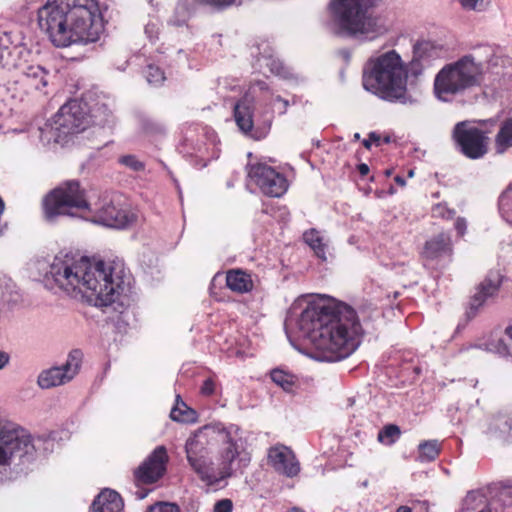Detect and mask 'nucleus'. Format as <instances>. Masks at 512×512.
<instances>
[{"label": "nucleus", "instance_id": "1a4fd4ad", "mask_svg": "<svg viewBox=\"0 0 512 512\" xmlns=\"http://www.w3.org/2000/svg\"><path fill=\"white\" fill-rule=\"evenodd\" d=\"M86 105L76 99L63 104L54 117L37 129L43 144L59 143L69 134L79 133L88 125Z\"/></svg>", "mask_w": 512, "mask_h": 512}, {"label": "nucleus", "instance_id": "603ef678", "mask_svg": "<svg viewBox=\"0 0 512 512\" xmlns=\"http://www.w3.org/2000/svg\"><path fill=\"white\" fill-rule=\"evenodd\" d=\"M358 171L359 173L362 175V176H365L369 173V167L367 164L365 163H361L359 166H358Z\"/></svg>", "mask_w": 512, "mask_h": 512}, {"label": "nucleus", "instance_id": "412c9836", "mask_svg": "<svg viewBox=\"0 0 512 512\" xmlns=\"http://www.w3.org/2000/svg\"><path fill=\"white\" fill-rule=\"evenodd\" d=\"M502 282V276L498 271H490L485 279L479 284L473 295L470 308L471 310H477L481 307L489 298L496 295Z\"/></svg>", "mask_w": 512, "mask_h": 512}, {"label": "nucleus", "instance_id": "2eb2a0df", "mask_svg": "<svg viewBox=\"0 0 512 512\" xmlns=\"http://www.w3.org/2000/svg\"><path fill=\"white\" fill-rule=\"evenodd\" d=\"M90 221L106 227L123 229L135 221V214L120 195L104 202L90 217Z\"/></svg>", "mask_w": 512, "mask_h": 512}, {"label": "nucleus", "instance_id": "0eeeda50", "mask_svg": "<svg viewBox=\"0 0 512 512\" xmlns=\"http://www.w3.org/2000/svg\"><path fill=\"white\" fill-rule=\"evenodd\" d=\"M226 437L224 424L211 423L199 428L187 439L185 444L187 460L202 481L215 479L209 468L212 461L209 458V451L211 447L219 445V442L225 440Z\"/></svg>", "mask_w": 512, "mask_h": 512}, {"label": "nucleus", "instance_id": "20e7f679", "mask_svg": "<svg viewBox=\"0 0 512 512\" xmlns=\"http://www.w3.org/2000/svg\"><path fill=\"white\" fill-rule=\"evenodd\" d=\"M381 4L383 0H331L329 7L334 21L344 33L372 41L390 29L387 18L373 12Z\"/></svg>", "mask_w": 512, "mask_h": 512}, {"label": "nucleus", "instance_id": "c756f323", "mask_svg": "<svg viewBox=\"0 0 512 512\" xmlns=\"http://www.w3.org/2000/svg\"><path fill=\"white\" fill-rule=\"evenodd\" d=\"M441 444L437 440H428L419 444L418 460L421 462H431L439 455Z\"/></svg>", "mask_w": 512, "mask_h": 512}, {"label": "nucleus", "instance_id": "09e8293b", "mask_svg": "<svg viewBox=\"0 0 512 512\" xmlns=\"http://www.w3.org/2000/svg\"><path fill=\"white\" fill-rule=\"evenodd\" d=\"M155 30H156L155 25L151 24V23L147 24L145 27V33L148 34V36L151 40H154L155 38H157L156 35H153Z\"/></svg>", "mask_w": 512, "mask_h": 512}, {"label": "nucleus", "instance_id": "6e6552de", "mask_svg": "<svg viewBox=\"0 0 512 512\" xmlns=\"http://www.w3.org/2000/svg\"><path fill=\"white\" fill-rule=\"evenodd\" d=\"M226 433V439L219 442L222 447L218 452V467L215 468L212 461L209 465L215 479L203 481L208 486L216 485L237 472L243 473L250 464L251 456L243 447L238 427L230 425L226 427Z\"/></svg>", "mask_w": 512, "mask_h": 512}, {"label": "nucleus", "instance_id": "79ce46f5", "mask_svg": "<svg viewBox=\"0 0 512 512\" xmlns=\"http://www.w3.org/2000/svg\"><path fill=\"white\" fill-rule=\"evenodd\" d=\"M433 215L449 219L453 217L454 211L448 209L445 205L438 204L433 208Z\"/></svg>", "mask_w": 512, "mask_h": 512}, {"label": "nucleus", "instance_id": "aec40b11", "mask_svg": "<svg viewBox=\"0 0 512 512\" xmlns=\"http://www.w3.org/2000/svg\"><path fill=\"white\" fill-rule=\"evenodd\" d=\"M268 464L279 474L288 478L297 476L300 472V463L294 452L285 445L277 444L268 450Z\"/></svg>", "mask_w": 512, "mask_h": 512}, {"label": "nucleus", "instance_id": "b1692460", "mask_svg": "<svg viewBox=\"0 0 512 512\" xmlns=\"http://www.w3.org/2000/svg\"><path fill=\"white\" fill-rule=\"evenodd\" d=\"M450 238L446 234H439L428 240L424 246L422 255L426 259H436L449 250Z\"/></svg>", "mask_w": 512, "mask_h": 512}, {"label": "nucleus", "instance_id": "a19ab883", "mask_svg": "<svg viewBox=\"0 0 512 512\" xmlns=\"http://www.w3.org/2000/svg\"><path fill=\"white\" fill-rule=\"evenodd\" d=\"M233 504L230 499H222L215 503L213 512H232Z\"/></svg>", "mask_w": 512, "mask_h": 512}, {"label": "nucleus", "instance_id": "4c0bfd02", "mask_svg": "<svg viewBox=\"0 0 512 512\" xmlns=\"http://www.w3.org/2000/svg\"><path fill=\"white\" fill-rule=\"evenodd\" d=\"M188 412V408L183 401H179V396H177L176 406L172 408L170 412V417L174 421L178 422H186L189 419L185 417V414Z\"/></svg>", "mask_w": 512, "mask_h": 512}, {"label": "nucleus", "instance_id": "e433bc0d", "mask_svg": "<svg viewBox=\"0 0 512 512\" xmlns=\"http://www.w3.org/2000/svg\"><path fill=\"white\" fill-rule=\"evenodd\" d=\"M95 121H97L100 125H106L110 123V118L112 117V111L107 107V105L102 104L96 109L92 110L91 115Z\"/></svg>", "mask_w": 512, "mask_h": 512}, {"label": "nucleus", "instance_id": "5701e85b", "mask_svg": "<svg viewBox=\"0 0 512 512\" xmlns=\"http://www.w3.org/2000/svg\"><path fill=\"white\" fill-rule=\"evenodd\" d=\"M234 118L237 126L244 134L251 133L253 129V111L248 95L236 103Z\"/></svg>", "mask_w": 512, "mask_h": 512}, {"label": "nucleus", "instance_id": "bf43d9fd", "mask_svg": "<svg viewBox=\"0 0 512 512\" xmlns=\"http://www.w3.org/2000/svg\"><path fill=\"white\" fill-rule=\"evenodd\" d=\"M288 512H305L304 510L298 508V507H293L292 509H290Z\"/></svg>", "mask_w": 512, "mask_h": 512}, {"label": "nucleus", "instance_id": "f8f14e48", "mask_svg": "<svg viewBox=\"0 0 512 512\" xmlns=\"http://www.w3.org/2000/svg\"><path fill=\"white\" fill-rule=\"evenodd\" d=\"M70 10L71 4L67 0H48L38 10L39 27L56 47L64 48L68 43L66 29Z\"/></svg>", "mask_w": 512, "mask_h": 512}, {"label": "nucleus", "instance_id": "0e129e2a", "mask_svg": "<svg viewBox=\"0 0 512 512\" xmlns=\"http://www.w3.org/2000/svg\"><path fill=\"white\" fill-rule=\"evenodd\" d=\"M413 175H414L413 170H410V171H409V173H408V176H409V177H412Z\"/></svg>", "mask_w": 512, "mask_h": 512}, {"label": "nucleus", "instance_id": "473e14b6", "mask_svg": "<svg viewBox=\"0 0 512 512\" xmlns=\"http://www.w3.org/2000/svg\"><path fill=\"white\" fill-rule=\"evenodd\" d=\"M272 381L285 391H290L295 384V377L282 370L275 369L271 372Z\"/></svg>", "mask_w": 512, "mask_h": 512}, {"label": "nucleus", "instance_id": "cd10ccee", "mask_svg": "<svg viewBox=\"0 0 512 512\" xmlns=\"http://www.w3.org/2000/svg\"><path fill=\"white\" fill-rule=\"evenodd\" d=\"M488 433L512 438V416L503 413L495 415L489 423Z\"/></svg>", "mask_w": 512, "mask_h": 512}, {"label": "nucleus", "instance_id": "9d476101", "mask_svg": "<svg viewBox=\"0 0 512 512\" xmlns=\"http://www.w3.org/2000/svg\"><path fill=\"white\" fill-rule=\"evenodd\" d=\"M34 452L35 445L25 429L0 419V466L23 465L33 459Z\"/></svg>", "mask_w": 512, "mask_h": 512}, {"label": "nucleus", "instance_id": "9b49d317", "mask_svg": "<svg viewBox=\"0 0 512 512\" xmlns=\"http://www.w3.org/2000/svg\"><path fill=\"white\" fill-rule=\"evenodd\" d=\"M72 209L91 211L78 181L66 182L44 200V214L49 221L61 215L75 216Z\"/></svg>", "mask_w": 512, "mask_h": 512}, {"label": "nucleus", "instance_id": "dca6fc26", "mask_svg": "<svg viewBox=\"0 0 512 512\" xmlns=\"http://www.w3.org/2000/svg\"><path fill=\"white\" fill-rule=\"evenodd\" d=\"M247 174L250 181L254 182L261 192L269 197H281L288 189V181L285 176L264 163L248 165Z\"/></svg>", "mask_w": 512, "mask_h": 512}, {"label": "nucleus", "instance_id": "7c9ffc66", "mask_svg": "<svg viewBox=\"0 0 512 512\" xmlns=\"http://www.w3.org/2000/svg\"><path fill=\"white\" fill-rule=\"evenodd\" d=\"M305 242L314 250L315 254L322 260H326L325 244L319 232L311 229L303 235Z\"/></svg>", "mask_w": 512, "mask_h": 512}, {"label": "nucleus", "instance_id": "39448f33", "mask_svg": "<svg viewBox=\"0 0 512 512\" xmlns=\"http://www.w3.org/2000/svg\"><path fill=\"white\" fill-rule=\"evenodd\" d=\"M71 4L68 14L66 47L74 44L86 45L99 40L104 23L96 0H67Z\"/></svg>", "mask_w": 512, "mask_h": 512}, {"label": "nucleus", "instance_id": "58836bf2", "mask_svg": "<svg viewBox=\"0 0 512 512\" xmlns=\"http://www.w3.org/2000/svg\"><path fill=\"white\" fill-rule=\"evenodd\" d=\"M146 512H180V509L174 503L159 502L150 506Z\"/></svg>", "mask_w": 512, "mask_h": 512}, {"label": "nucleus", "instance_id": "de8ad7c7", "mask_svg": "<svg viewBox=\"0 0 512 512\" xmlns=\"http://www.w3.org/2000/svg\"><path fill=\"white\" fill-rule=\"evenodd\" d=\"M10 361V356L7 352L0 350V371L4 369Z\"/></svg>", "mask_w": 512, "mask_h": 512}, {"label": "nucleus", "instance_id": "a18cd8bd", "mask_svg": "<svg viewBox=\"0 0 512 512\" xmlns=\"http://www.w3.org/2000/svg\"><path fill=\"white\" fill-rule=\"evenodd\" d=\"M379 142H380V136L377 135L376 133L372 132L369 134L368 139H365L363 141V145L365 148L369 149L371 147L372 143H376L377 145H379Z\"/></svg>", "mask_w": 512, "mask_h": 512}, {"label": "nucleus", "instance_id": "13d9d810", "mask_svg": "<svg viewBox=\"0 0 512 512\" xmlns=\"http://www.w3.org/2000/svg\"><path fill=\"white\" fill-rule=\"evenodd\" d=\"M397 512H412L411 509L407 506H401L397 509Z\"/></svg>", "mask_w": 512, "mask_h": 512}, {"label": "nucleus", "instance_id": "052dcab7", "mask_svg": "<svg viewBox=\"0 0 512 512\" xmlns=\"http://www.w3.org/2000/svg\"><path fill=\"white\" fill-rule=\"evenodd\" d=\"M483 123H489L491 126H494L496 124V120L490 119V120L483 121Z\"/></svg>", "mask_w": 512, "mask_h": 512}, {"label": "nucleus", "instance_id": "f03ea898", "mask_svg": "<svg viewBox=\"0 0 512 512\" xmlns=\"http://www.w3.org/2000/svg\"><path fill=\"white\" fill-rule=\"evenodd\" d=\"M297 327L316 351V359L337 362L350 356L360 344L362 328L355 310L344 303H310L301 312Z\"/></svg>", "mask_w": 512, "mask_h": 512}, {"label": "nucleus", "instance_id": "ea45409f", "mask_svg": "<svg viewBox=\"0 0 512 512\" xmlns=\"http://www.w3.org/2000/svg\"><path fill=\"white\" fill-rule=\"evenodd\" d=\"M119 161L133 171H141L144 169V164L133 155L122 156Z\"/></svg>", "mask_w": 512, "mask_h": 512}, {"label": "nucleus", "instance_id": "f3484780", "mask_svg": "<svg viewBox=\"0 0 512 512\" xmlns=\"http://www.w3.org/2000/svg\"><path fill=\"white\" fill-rule=\"evenodd\" d=\"M82 358L80 350H72L63 365L51 367L39 374L38 385L42 389H50L70 382L78 374Z\"/></svg>", "mask_w": 512, "mask_h": 512}, {"label": "nucleus", "instance_id": "ddd939ff", "mask_svg": "<svg viewBox=\"0 0 512 512\" xmlns=\"http://www.w3.org/2000/svg\"><path fill=\"white\" fill-rule=\"evenodd\" d=\"M462 58L474 66V70L484 78L487 70L492 69V74L498 77V81L506 82L512 73V62L509 58L496 55V48L490 44L473 46L470 52Z\"/></svg>", "mask_w": 512, "mask_h": 512}, {"label": "nucleus", "instance_id": "a211bd4d", "mask_svg": "<svg viewBox=\"0 0 512 512\" xmlns=\"http://www.w3.org/2000/svg\"><path fill=\"white\" fill-rule=\"evenodd\" d=\"M23 51H9L7 52V60L5 65L8 68H15L21 72V83L29 90L39 91L45 94L44 88L47 86L48 72L40 65H28L20 61H10L9 58L20 56Z\"/></svg>", "mask_w": 512, "mask_h": 512}, {"label": "nucleus", "instance_id": "2f4dec72", "mask_svg": "<svg viewBox=\"0 0 512 512\" xmlns=\"http://www.w3.org/2000/svg\"><path fill=\"white\" fill-rule=\"evenodd\" d=\"M401 435V430L397 425L389 424L384 426L378 433L377 439L385 445L394 444Z\"/></svg>", "mask_w": 512, "mask_h": 512}, {"label": "nucleus", "instance_id": "49530a36", "mask_svg": "<svg viewBox=\"0 0 512 512\" xmlns=\"http://www.w3.org/2000/svg\"><path fill=\"white\" fill-rule=\"evenodd\" d=\"M466 228V220L464 218H458L455 222V229L457 230L458 234L463 236L466 232Z\"/></svg>", "mask_w": 512, "mask_h": 512}, {"label": "nucleus", "instance_id": "3c124183", "mask_svg": "<svg viewBox=\"0 0 512 512\" xmlns=\"http://www.w3.org/2000/svg\"><path fill=\"white\" fill-rule=\"evenodd\" d=\"M512 190L511 187H508L500 196V205L501 206H504L505 205V201L506 199L508 198V195L510 193V191Z\"/></svg>", "mask_w": 512, "mask_h": 512}, {"label": "nucleus", "instance_id": "4be33fe9", "mask_svg": "<svg viewBox=\"0 0 512 512\" xmlns=\"http://www.w3.org/2000/svg\"><path fill=\"white\" fill-rule=\"evenodd\" d=\"M123 502L120 495L110 489H104L93 501L91 512H120Z\"/></svg>", "mask_w": 512, "mask_h": 512}, {"label": "nucleus", "instance_id": "6ab92c4d", "mask_svg": "<svg viewBox=\"0 0 512 512\" xmlns=\"http://www.w3.org/2000/svg\"><path fill=\"white\" fill-rule=\"evenodd\" d=\"M168 455L164 446H158L135 471V478L144 484H152L160 479L165 471Z\"/></svg>", "mask_w": 512, "mask_h": 512}, {"label": "nucleus", "instance_id": "c9c22d12", "mask_svg": "<svg viewBox=\"0 0 512 512\" xmlns=\"http://www.w3.org/2000/svg\"><path fill=\"white\" fill-rule=\"evenodd\" d=\"M512 496V490H502L496 499H493L485 508L478 512H500L502 503L506 504Z\"/></svg>", "mask_w": 512, "mask_h": 512}, {"label": "nucleus", "instance_id": "c03bdc74", "mask_svg": "<svg viewBox=\"0 0 512 512\" xmlns=\"http://www.w3.org/2000/svg\"><path fill=\"white\" fill-rule=\"evenodd\" d=\"M215 384L211 379H206L201 387V393L204 395H211L214 393Z\"/></svg>", "mask_w": 512, "mask_h": 512}, {"label": "nucleus", "instance_id": "f257e3e1", "mask_svg": "<svg viewBox=\"0 0 512 512\" xmlns=\"http://www.w3.org/2000/svg\"><path fill=\"white\" fill-rule=\"evenodd\" d=\"M46 281L52 280L64 292L95 307H107L120 301L129 291V279L121 265L92 262L73 253L60 252L49 266Z\"/></svg>", "mask_w": 512, "mask_h": 512}, {"label": "nucleus", "instance_id": "bb28decb", "mask_svg": "<svg viewBox=\"0 0 512 512\" xmlns=\"http://www.w3.org/2000/svg\"><path fill=\"white\" fill-rule=\"evenodd\" d=\"M512 147V117L505 119L495 136L494 148L497 154L505 153Z\"/></svg>", "mask_w": 512, "mask_h": 512}, {"label": "nucleus", "instance_id": "864d4df0", "mask_svg": "<svg viewBox=\"0 0 512 512\" xmlns=\"http://www.w3.org/2000/svg\"><path fill=\"white\" fill-rule=\"evenodd\" d=\"M282 104V108L280 109L279 113L280 114H284L289 106V102L288 100H283V103Z\"/></svg>", "mask_w": 512, "mask_h": 512}, {"label": "nucleus", "instance_id": "423d86ee", "mask_svg": "<svg viewBox=\"0 0 512 512\" xmlns=\"http://www.w3.org/2000/svg\"><path fill=\"white\" fill-rule=\"evenodd\" d=\"M484 78L462 57L444 65L434 79V93L443 102H452L482 84Z\"/></svg>", "mask_w": 512, "mask_h": 512}, {"label": "nucleus", "instance_id": "72a5a7b5", "mask_svg": "<svg viewBox=\"0 0 512 512\" xmlns=\"http://www.w3.org/2000/svg\"><path fill=\"white\" fill-rule=\"evenodd\" d=\"M144 76H145L147 82L153 86L161 85L164 82V80L166 79L165 74L162 71V69L153 64H149L146 66V68L144 70Z\"/></svg>", "mask_w": 512, "mask_h": 512}, {"label": "nucleus", "instance_id": "e2e57ef3", "mask_svg": "<svg viewBox=\"0 0 512 512\" xmlns=\"http://www.w3.org/2000/svg\"><path fill=\"white\" fill-rule=\"evenodd\" d=\"M283 98L281 96H276L275 101L283 103Z\"/></svg>", "mask_w": 512, "mask_h": 512}, {"label": "nucleus", "instance_id": "a878e982", "mask_svg": "<svg viewBox=\"0 0 512 512\" xmlns=\"http://www.w3.org/2000/svg\"><path fill=\"white\" fill-rule=\"evenodd\" d=\"M507 339L501 337H492L484 345L485 349L489 352L498 354L500 356L512 357V325L506 328Z\"/></svg>", "mask_w": 512, "mask_h": 512}, {"label": "nucleus", "instance_id": "8fccbe9b", "mask_svg": "<svg viewBox=\"0 0 512 512\" xmlns=\"http://www.w3.org/2000/svg\"><path fill=\"white\" fill-rule=\"evenodd\" d=\"M254 87H258L260 90H267L268 89L267 83L265 81H262V80L255 81L251 85L250 90L253 89Z\"/></svg>", "mask_w": 512, "mask_h": 512}, {"label": "nucleus", "instance_id": "37998d69", "mask_svg": "<svg viewBox=\"0 0 512 512\" xmlns=\"http://www.w3.org/2000/svg\"><path fill=\"white\" fill-rule=\"evenodd\" d=\"M144 128L147 132H150V133L164 132V126L160 123L153 121V120H146L144 123Z\"/></svg>", "mask_w": 512, "mask_h": 512}, {"label": "nucleus", "instance_id": "6e6d98bb", "mask_svg": "<svg viewBox=\"0 0 512 512\" xmlns=\"http://www.w3.org/2000/svg\"><path fill=\"white\" fill-rule=\"evenodd\" d=\"M425 51H414V60L422 58L424 56Z\"/></svg>", "mask_w": 512, "mask_h": 512}, {"label": "nucleus", "instance_id": "393cba45", "mask_svg": "<svg viewBox=\"0 0 512 512\" xmlns=\"http://www.w3.org/2000/svg\"><path fill=\"white\" fill-rule=\"evenodd\" d=\"M227 287L238 293H245L252 289L253 282L250 275L241 270H232L226 276Z\"/></svg>", "mask_w": 512, "mask_h": 512}, {"label": "nucleus", "instance_id": "5fc2aeb1", "mask_svg": "<svg viewBox=\"0 0 512 512\" xmlns=\"http://www.w3.org/2000/svg\"><path fill=\"white\" fill-rule=\"evenodd\" d=\"M169 23H171L174 26H183L185 24V20H174V19H171L169 21Z\"/></svg>", "mask_w": 512, "mask_h": 512}, {"label": "nucleus", "instance_id": "4468645a", "mask_svg": "<svg viewBox=\"0 0 512 512\" xmlns=\"http://www.w3.org/2000/svg\"><path fill=\"white\" fill-rule=\"evenodd\" d=\"M452 137L463 155L470 159H479L488 152L487 133L472 125L469 121L458 122Z\"/></svg>", "mask_w": 512, "mask_h": 512}, {"label": "nucleus", "instance_id": "680f3d73", "mask_svg": "<svg viewBox=\"0 0 512 512\" xmlns=\"http://www.w3.org/2000/svg\"><path fill=\"white\" fill-rule=\"evenodd\" d=\"M341 53H342L343 57H344L346 60H348V59H349V56H350V55H349V52H348V51H342Z\"/></svg>", "mask_w": 512, "mask_h": 512}, {"label": "nucleus", "instance_id": "7ed1b4c3", "mask_svg": "<svg viewBox=\"0 0 512 512\" xmlns=\"http://www.w3.org/2000/svg\"><path fill=\"white\" fill-rule=\"evenodd\" d=\"M407 70L395 50L371 57L363 69V87L390 102L403 104L414 100L406 95Z\"/></svg>", "mask_w": 512, "mask_h": 512}, {"label": "nucleus", "instance_id": "f704fd0d", "mask_svg": "<svg viewBox=\"0 0 512 512\" xmlns=\"http://www.w3.org/2000/svg\"><path fill=\"white\" fill-rule=\"evenodd\" d=\"M463 10L485 12L491 7V0H457Z\"/></svg>", "mask_w": 512, "mask_h": 512}, {"label": "nucleus", "instance_id": "c85d7f7f", "mask_svg": "<svg viewBox=\"0 0 512 512\" xmlns=\"http://www.w3.org/2000/svg\"><path fill=\"white\" fill-rule=\"evenodd\" d=\"M259 62H264V65L269 69V71L279 76L283 79H292L294 78L293 73L290 71L288 67H286L281 60L278 58H274L273 56L263 55L258 59Z\"/></svg>", "mask_w": 512, "mask_h": 512}, {"label": "nucleus", "instance_id": "4d7b16f0", "mask_svg": "<svg viewBox=\"0 0 512 512\" xmlns=\"http://www.w3.org/2000/svg\"><path fill=\"white\" fill-rule=\"evenodd\" d=\"M394 180L396 183H398L401 186H403L405 184V180L401 176H396Z\"/></svg>", "mask_w": 512, "mask_h": 512}]
</instances>
